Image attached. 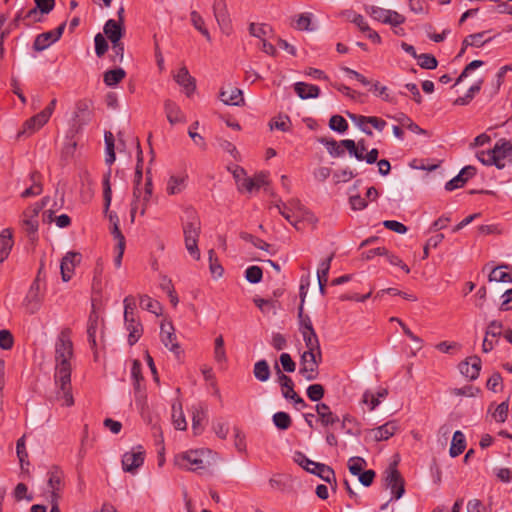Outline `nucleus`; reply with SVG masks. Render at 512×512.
Returning <instances> with one entry per match:
<instances>
[{
  "mask_svg": "<svg viewBox=\"0 0 512 512\" xmlns=\"http://www.w3.org/2000/svg\"><path fill=\"white\" fill-rule=\"evenodd\" d=\"M73 356V344L70 339V330L61 331L55 344V383L59 390L56 399L62 401V406L74 405V398L71 392V363Z\"/></svg>",
  "mask_w": 512,
  "mask_h": 512,
  "instance_id": "obj_1",
  "label": "nucleus"
},
{
  "mask_svg": "<svg viewBox=\"0 0 512 512\" xmlns=\"http://www.w3.org/2000/svg\"><path fill=\"white\" fill-rule=\"evenodd\" d=\"M476 158L485 166H495L498 169H503L507 163L512 162V143L505 138H501L492 148L477 151Z\"/></svg>",
  "mask_w": 512,
  "mask_h": 512,
  "instance_id": "obj_2",
  "label": "nucleus"
},
{
  "mask_svg": "<svg viewBox=\"0 0 512 512\" xmlns=\"http://www.w3.org/2000/svg\"><path fill=\"white\" fill-rule=\"evenodd\" d=\"M185 216L186 219L182 224L185 248L193 259L199 260L201 254L198 241L201 233V221L198 213L193 208H187Z\"/></svg>",
  "mask_w": 512,
  "mask_h": 512,
  "instance_id": "obj_3",
  "label": "nucleus"
},
{
  "mask_svg": "<svg viewBox=\"0 0 512 512\" xmlns=\"http://www.w3.org/2000/svg\"><path fill=\"white\" fill-rule=\"evenodd\" d=\"M209 453V450H189L177 454L174 458V463L178 468L182 470L197 471L200 469H205L209 464Z\"/></svg>",
  "mask_w": 512,
  "mask_h": 512,
  "instance_id": "obj_4",
  "label": "nucleus"
},
{
  "mask_svg": "<svg viewBox=\"0 0 512 512\" xmlns=\"http://www.w3.org/2000/svg\"><path fill=\"white\" fill-rule=\"evenodd\" d=\"M41 272L42 267L39 269L37 277L32 282L24 299V306L30 314H34L39 311L44 299V289L40 283Z\"/></svg>",
  "mask_w": 512,
  "mask_h": 512,
  "instance_id": "obj_5",
  "label": "nucleus"
},
{
  "mask_svg": "<svg viewBox=\"0 0 512 512\" xmlns=\"http://www.w3.org/2000/svg\"><path fill=\"white\" fill-rule=\"evenodd\" d=\"M384 485L391 490L393 498L398 500L405 493V482L396 468V463L389 465L384 472Z\"/></svg>",
  "mask_w": 512,
  "mask_h": 512,
  "instance_id": "obj_6",
  "label": "nucleus"
},
{
  "mask_svg": "<svg viewBox=\"0 0 512 512\" xmlns=\"http://www.w3.org/2000/svg\"><path fill=\"white\" fill-rule=\"evenodd\" d=\"M322 361V353L303 352L300 358L299 373L307 380L313 381L319 375V364Z\"/></svg>",
  "mask_w": 512,
  "mask_h": 512,
  "instance_id": "obj_7",
  "label": "nucleus"
},
{
  "mask_svg": "<svg viewBox=\"0 0 512 512\" xmlns=\"http://www.w3.org/2000/svg\"><path fill=\"white\" fill-rule=\"evenodd\" d=\"M145 459V451L142 446H137L131 451L126 452L122 457V468L125 472L135 474L143 465Z\"/></svg>",
  "mask_w": 512,
  "mask_h": 512,
  "instance_id": "obj_8",
  "label": "nucleus"
},
{
  "mask_svg": "<svg viewBox=\"0 0 512 512\" xmlns=\"http://www.w3.org/2000/svg\"><path fill=\"white\" fill-rule=\"evenodd\" d=\"M369 14L374 20L384 24H390L394 27L404 23L405 21V17L398 12L377 6H371Z\"/></svg>",
  "mask_w": 512,
  "mask_h": 512,
  "instance_id": "obj_9",
  "label": "nucleus"
},
{
  "mask_svg": "<svg viewBox=\"0 0 512 512\" xmlns=\"http://www.w3.org/2000/svg\"><path fill=\"white\" fill-rule=\"evenodd\" d=\"M43 14L36 7L31 8L29 10H20L12 23L10 24V29H19L21 28L20 23L24 24V27H28L31 23L38 22L41 20V16Z\"/></svg>",
  "mask_w": 512,
  "mask_h": 512,
  "instance_id": "obj_10",
  "label": "nucleus"
},
{
  "mask_svg": "<svg viewBox=\"0 0 512 512\" xmlns=\"http://www.w3.org/2000/svg\"><path fill=\"white\" fill-rule=\"evenodd\" d=\"M213 12L221 30H228L231 28V19L226 0H213Z\"/></svg>",
  "mask_w": 512,
  "mask_h": 512,
  "instance_id": "obj_11",
  "label": "nucleus"
},
{
  "mask_svg": "<svg viewBox=\"0 0 512 512\" xmlns=\"http://www.w3.org/2000/svg\"><path fill=\"white\" fill-rule=\"evenodd\" d=\"M161 342L164 344L166 348L172 351L177 356L181 353V348L179 343L177 342V337L174 333V328L171 324L161 325L160 331Z\"/></svg>",
  "mask_w": 512,
  "mask_h": 512,
  "instance_id": "obj_12",
  "label": "nucleus"
},
{
  "mask_svg": "<svg viewBox=\"0 0 512 512\" xmlns=\"http://www.w3.org/2000/svg\"><path fill=\"white\" fill-rule=\"evenodd\" d=\"M459 370L462 375L470 380H475L479 377L481 370V359L478 356L468 358L466 361L459 364Z\"/></svg>",
  "mask_w": 512,
  "mask_h": 512,
  "instance_id": "obj_13",
  "label": "nucleus"
},
{
  "mask_svg": "<svg viewBox=\"0 0 512 512\" xmlns=\"http://www.w3.org/2000/svg\"><path fill=\"white\" fill-rule=\"evenodd\" d=\"M192 413V429L195 435L200 434L204 429V422L207 418V407L198 403L191 408Z\"/></svg>",
  "mask_w": 512,
  "mask_h": 512,
  "instance_id": "obj_14",
  "label": "nucleus"
},
{
  "mask_svg": "<svg viewBox=\"0 0 512 512\" xmlns=\"http://www.w3.org/2000/svg\"><path fill=\"white\" fill-rule=\"evenodd\" d=\"M80 261V254L69 252L67 253L60 265L61 277L64 282L69 281L74 273L76 262Z\"/></svg>",
  "mask_w": 512,
  "mask_h": 512,
  "instance_id": "obj_15",
  "label": "nucleus"
},
{
  "mask_svg": "<svg viewBox=\"0 0 512 512\" xmlns=\"http://www.w3.org/2000/svg\"><path fill=\"white\" fill-rule=\"evenodd\" d=\"M126 330L128 334V344L135 345L143 334V326L137 316L124 318Z\"/></svg>",
  "mask_w": 512,
  "mask_h": 512,
  "instance_id": "obj_16",
  "label": "nucleus"
},
{
  "mask_svg": "<svg viewBox=\"0 0 512 512\" xmlns=\"http://www.w3.org/2000/svg\"><path fill=\"white\" fill-rule=\"evenodd\" d=\"M48 120L49 118L46 113H43L42 111L39 112L24 122L23 130L18 133V137L25 133L32 134L38 131L48 122Z\"/></svg>",
  "mask_w": 512,
  "mask_h": 512,
  "instance_id": "obj_17",
  "label": "nucleus"
},
{
  "mask_svg": "<svg viewBox=\"0 0 512 512\" xmlns=\"http://www.w3.org/2000/svg\"><path fill=\"white\" fill-rule=\"evenodd\" d=\"M315 410L323 427L333 426L340 421V418L325 403L316 404Z\"/></svg>",
  "mask_w": 512,
  "mask_h": 512,
  "instance_id": "obj_18",
  "label": "nucleus"
},
{
  "mask_svg": "<svg viewBox=\"0 0 512 512\" xmlns=\"http://www.w3.org/2000/svg\"><path fill=\"white\" fill-rule=\"evenodd\" d=\"M175 81L183 87L187 96H190L196 89V81L189 74L188 69L183 66L181 67L177 74L174 76Z\"/></svg>",
  "mask_w": 512,
  "mask_h": 512,
  "instance_id": "obj_19",
  "label": "nucleus"
},
{
  "mask_svg": "<svg viewBox=\"0 0 512 512\" xmlns=\"http://www.w3.org/2000/svg\"><path fill=\"white\" fill-rule=\"evenodd\" d=\"M219 97L226 105L240 106L244 104L242 90L235 87L222 88Z\"/></svg>",
  "mask_w": 512,
  "mask_h": 512,
  "instance_id": "obj_20",
  "label": "nucleus"
},
{
  "mask_svg": "<svg viewBox=\"0 0 512 512\" xmlns=\"http://www.w3.org/2000/svg\"><path fill=\"white\" fill-rule=\"evenodd\" d=\"M48 475V485L51 489L52 499L55 501L59 497V493L63 486V473L58 467H53L49 471Z\"/></svg>",
  "mask_w": 512,
  "mask_h": 512,
  "instance_id": "obj_21",
  "label": "nucleus"
},
{
  "mask_svg": "<svg viewBox=\"0 0 512 512\" xmlns=\"http://www.w3.org/2000/svg\"><path fill=\"white\" fill-rule=\"evenodd\" d=\"M274 369L276 371L277 381L281 387L282 396L286 399L289 395L295 393L294 382L291 377L282 372V369L277 363L274 365Z\"/></svg>",
  "mask_w": 512,
  "mask_h": 512,
  "instance_id": "obj_22",
  "label": "nucleus"
},
{
  "mask_svg": "<svg viewBox=\"0 0 512 512\" xmlns=\"http://www.w3.org/2000/svg\"><path fill=\"white\" fill-rule=\"evenodd\" d=\"M342 144L351 156H354L358 161L364 160V153L367 151L364 139L359 140L357 143L351 139H344Z\"/></svg>",
  "mask_w": 512,
  "mask_h": 512,
  "instance_id": "obj_23",
  "label": "nucleus"
},
{
  "mask_svg": "<svg viewBox=\"0 0 512 512\" xmlns=\"http://www.w3.org/2000/svg\"><path fill=\"white\" fill-rule=\"evenodd\" d=\"M167 120L170 124L174 125L177 123L185 122V116L181 111L180 107L171 100H166L164 104Z\"/></svg>",
  "mask_w": 512,
  "mask_h": 512,
  "instance_id": "obj_24",
  "label": "nucleus"
},
{
  "mask_svg": "<svg viewBox=\"0 0 512 512\" xmlns=\"http://www.w3.org/2000/svg\"><path fill=\"white\" fill-rule=\"evenodd\" d=\"M294 91L301 99L317 98L320 94L318 86L305 82L295 83Z\"/></svg>",
  "mask_w": 512,
  "mask_h": 512,
  "instance_id": "obj_25",
  "label": "nucleus"
},
{
  "mask_svg": "<svg viewBox=\"0 0 512 512\" xmlns=\"http://www.w3.org/2000/svg\"><path fill=\"white\" fill-rule=\"evenodd\" d=\"M398 430V424L395 421H389L380 427L373 429V437L376 441L387 440Z\"/></svg>",
  "mask_w": 512,
  "mask_h": 512,
  "instance_id": "obj_26",
  "label": "nucleus"
},
{
  "mask_svg": "<svg viewBox=\"0 0 512 512\" xmlns=\"http://www.w3.org/2000/svg\"><path fill=\"white\" fill-rule=\"evenodd\" d=\"M14 241L9 229H4L0 233V263L4 262L13 247Z\"/></svg>",
  "mask_w": 512,
  "mask_h": 512,
  "instance_id": "obj_27",
  "label": "nucleus"
},
{
  "mask_svg": "<svg viewBox=\"0 0 512 512\" xmlns=\"http://www.w3.org/2000/svg\"><path fill=\"white\" fill-rule=\"evenodd\" d=\"M310 473L318 476L323 481L331 485L332 483H334V485L336 486L335 472L331 467L322 463L313 464V469L310 470Z\"/></svg>",
  "mask_w": 512,
  "mask_h": 512,
  "instance_id": "obj_28",
  "label": "nucleus"
},
{
  "mask_svg": "<svg viewBox=\"0 0 512 512\" xmlns=\"http://www.w3.org/2000/svg\"><path fill=\"white\" fill-rule=\"evenodd\" d=\"M484 35L485 34H468V36L462 42V49L459 52V56H461L465 49L469 46L480 48L493 40V37L484 38Z\"/></svg>",
  "mask_w": 512,
  "mask_h": 512,
  "instance_id": "obj_29",
  "label": "nucleus"
},
{
  "mask_svg": "<svg viewBox=\"0 0 512 512\" xmlns=\"http://www.w3.org/2000/svg\"><path fill=\"white\" fill-rule=\"evenodd\" d=\"M186 176L185 175H172L170 176L166 191L169 195H175L181 193L186 187Z\"/></svg>",
  "mask_w": 512,
  "mask_h": 512,
  "instance_id": "obj_30",
  "label": "nucleus"
},
{
  "mask_svg": "<svg viewBox=\"0 0 512 512\" xmlns=\"http://www.w3.org/2000/svg\"><path fill=\"white\" fill-rule=\"evenodd\" d=\"M302 337L305 342L307 350L305 352L318 353V357L321 354L320 342L315 330L308 332H302Z\"/></svg>",
  "mask_w": 512,
  "mask_h": 512,
  "instance_id": "obj_31",
  "label": "nucleus"
},
{
  "mask_svg": "<svg viewBox=\"0 0 512 512\" xmlns=\"http://www.w3.org/2000/svg\"><path fill=\"white\" fill-rule=\"evenodd\" d=\"M61 35L62 34H38L34 41L33 48L36 51H43L57 42Z\"/></svg>",
  "mask_w": 512,
  "mask_h": 512,
  "instance_id": "obj_32",
  "label": "nucleus"
},
{
  "mask_svg": "<svg viewBox=\"0 0 512 512\" xmlns=\"http://www.w3.org/2000/svg\"><path fill=\"white\" fill-rule=\"evenodd\" d=\"M466 448L465 435L461 431L454 432L449 453L451 457H457L463 453Z\"/></svg>",
  "mask_w": 512,
  "mask_h": 512,
  "instance_id": "obj_33",
  "label": "nucleus"
},
{
  "mask_svg": "<svg viewBox=\"0 0 512 512\" xmlns=\"http://www.w3.org/2000/svg\"><path fill=\"white\" fill-rule=\"evenodd\" d=\"M99 326V316L98 314L93 310L91 311L88 323H87V335H88V342L91 345V348L96 347V332Z\"/></svg>",
  "mask_w": 512,
  "mask_h": 512,
  "instance_id": "obj_34",
  "label": "nucleus"
},
{
  "mask_svg": "<svg viewBox=\"0 0 512 512\" xmlns=\"http://www.w3.org/2000/svg\"><path fill=\"white\" fill-rule=\"evenodd\" d=\"M112 44L113 61H122L124 55V45L121 42L123 34H106Z\"/></svg>",
  "mask_w": 512,
  "mask_h": 512,
  "instance_id": "obj_35",
  "label": "nucleus"
},
{
  "mask_svg": "<svg viewBox=\"0 0 512 512\" xmlns=\"http://www.w3.org/2000/svg\"><path fill=\"white\" fill-rule=\"evenodd\" d=\"M30 179L32 181V185L22 192L21 196L23 198L37 196V195L41 194V192H42V184L40 182V179H41L40 173L37 171L32 172L30 174Z\"/></svg>",
  "mask_w": 512,
  "mask_h": 512,
  "instance_id": "obj_36",
  "label": "nucleus"
},
{
  "mask_svg": "<svg viewBox=\"0 0 512 512\" xmlns=\"http://www.w3.org/2000/svg\"><path fill=\"white\" fill-rule=\"evenodd\" d=\"M118 20L109 19L104 27L103 32H124V7H120L118 12Z\"/></svg>",
  "mask_w": 512,
  "mask_h": 512,
  "instance_id": "obj_37",
  "label": "nucleus"
},
{
  "mask_svg": "<svg viewBox=\"0 0 512 512\" xmlns=\"http://www.w3.org/2000/svg\"><path fill=\"white\" fill-rule=\"evenodd\" d=\"M502 269H510V266L507 264H503L494 268L489 274V281L511 283L512 274L506 271H502Z\"/></svg>",
  "mask_w": 512,
  "mask_h": 512,
  "instance_id": "obj_38",
  "label": "nucleus"
},
{
  "mask_svg": "<svg viewBox=\"0 0 512 512\" xmlns=\"http://www.w3.org/2000/svg\"><path fill=\"white\" fill-rule=\"evenodd\" d=\"M172 420L176 429L186 430L187 422L182 411V404L180 402H175L172 405Z\"/></svg>",
  "mask_w": 512,
  "mask_h": 512,
  "instance_id": "obj_39",
  "label": "nucleus"
},
{
  "mask_svg": "<svg viewBox=\"0 0 512 512\" xmlns=\"http://www.w3.org/2000/svg\"><path fill=\"white\" fill-rule=\"evenodd\" d=\"M253 374L258 381L266 382L271 375L268 362L264 359L257 361L254 364Z\"/></svg>",
  "mask_w": 512,
  "mask_h": 512,
  "instance_id": "obj_40",
  "label": "nucleus"
},
{
  "mask_svg": "<svg viewBox=\"0 0 512 512\" xmlns=\"http://www.w3.org/2000/svg\"><path fill=\"white\" fill-rule=\"evenodd\" d=\"M104 141H105V150H106V156H105V162L107 165H112L116 159L115 156V138L112 132L106 131L104 134Z\"/></svg>",
  "mask_w": 512,
  "mask_h": 512,
  "instance_id": "obj_41",
  "label": "nucleus"
},
{
  "mask_svg": "<svg viewBox=\"0 0 512 512\" xmlns=\"http://www.w3.org/2000/svg\"><path fill=\"white\" fill-rule=\"evenodd\" d=\"M482 84H483V80L482 79L478 80L475 84H473L468 89V91L466 92V94L464 96L458 97L454 101V105H458V106L468 105L471 102V100L474 98L475 94L481 90Z\"/></svg>",
  "mask_w": 512,
  "mask_h": 512,
  "instance_id": "obj_42",
  "label": "nucleus"
},
{
  "mask_svg": "<svg viewBox=\"0 0 512 512\" xmlns=\"http://www.w3.org/2000/svg\"><path fill=\"white\" fill-rule=\"evenodd\" d=\"M320 141L332 157H341L344 154L345 147L342 144V140L337 142L334 139L322 138Z\"/></svg>",
  "mask_w": 512,
  "mask_h": 512,
  "instance_id": "obj_43",
  "label": "nucleus"
},
{
  "mask_svg": "<svg viewBox=\"0 0 512 512\" xmlns=\"http://www.w3.org/2000/svg\"><path fill=\"white\" fill-rule=\"evenodd\" d=\"M126 73L122 68L108 70L104 73V83L107 86L118 84L125 77Z\"/></svg>",
  "mask_w": 512,
  "mask_h": 512,
  "instance_id": "obj_44",
  "label": "nucleus"
},
{
  "mask_svg": "<svg viewBox=\"0 0 512 512\" xmlns=\"http://www.w3.org/2000/svg\"><path fill=\"white\" fill-rule=\"evenodd\" d=\"M273 424L279 429V430H287L292 425V419L290 415L286 412H276L272 416Z\"/></svg>",
  "mask_w": 512,
  "mask_h": 512,
  "instance_id": "obj_45",
  "label": "nucleus"
},
{
  "mask_svg": "<svg viewBox=\"0 0 512 512\" xmlns=\"http://www.w3.org/2000/svg\"><path fill=\"white\" fill-rule=\"evenodd\" d=\"M140 306L142 309L147 310L155 315H159L161 312L160 303L148 295H143L140 297Z\"/></svg>",
  "mask_w": 512,
  "mask_h": 512,
  "instance_id": "obj_46",
  "label": "nucleus"
},
{
  "mask_svg": "<svg viewBox=\"0 0 512 512\" xmlns=\"http://www.w3.org/2000/svg\"><path fill=\"white\" fill-rule=\"evenodd\" d=\"M347 116L354 122V124L365 134L372 136V130L368 127V116L357 115L347 112Z\"/></svg>",
  "mask_w": 512,
  "mask_h": 512,
  "instance_id": "obj_47",
  "label": "nucleus"
},
{
  "mask_svg": "<svg viewBox=\"0 0 512 512\" xmlns=\"http://www.w3.org/2000/svg\"><path fill=\"white\" fill-rule=\"evenodd\" d=\"M269 126L271 130L277 129L287 132L291 128V120L287 115H279L270 121Z\"/></svg>",
  "mask_w": 512,
  "mask_h": 512,
  "instance_id": "obj_48",
  "label": "nucleus"
},
{
  "mask_svg": "<svg viewBox=\"0 0 512 512\" xmlns=\"http://www.w3.org/2000/svg\"><path fill=\"white\" fill-rule=\"evenodd\" d=\"M240 238L246 242L251 243L256 248H259L264 251H269V248L271 247L269 243L247 232H241Z\"/></svg>",
  "mask_w": 512,
  "mask_h": 512,
  "instance_id": "obj_49",
  "label": "nucleus"
},
{
  "mask_svg": "<svg viewBox=\"0 0 512 512\" xmlns=\"http://www.w3.org/2000/svg\"><path fill=\"white\" fill-rule=\"evenodd\" d=\"M22 225L24 230L29 234H35L38 231V218L32 217L31 214L23 212Z\"/></svg>",
  "mask_w": 512,
  "mask_h": 512,
  "instance_id": "obj_50",
  "label": "nucleus"
},
{
  "mask_svg": "<svg viewBox=\"0 0 512 512\" xmlns=\"http://www.w3.org/2000/svg\"><path fill=\"white\" fill-rule=\"evenodd\" d=\"M416 59L418 61V65L423 69L432 70L438 65L437 59L432 54L423 53L418 55Z\"/></svg>",
  "mask_w": 512,
  "mask_h": 512,
  "instance_id": "obj_51",
  "label": "nucleus"
},
{
  "mask_svg": "<svg viewBox=\"0 0 512 512\" xmlns=\"http://www.w3.org/2000/svg\"><path fill=\"white\" fill-rule=\"evenodd\" d=\"M209 256V268L210 272L215 277H221L223 275L224 269L221 266V264L218 262V259L216 258V253L213 249H210L208 251Z\"/></svg>",
  "mask_w": 512,
  "mask_h": 512,
  "instance_id": "obj_52",
  "label": "nucleus"
},
{
  "mask_svg": "<svg viewBox=\"0 0 512 512\" xmlns=\"http://www.w3.org/2000/svg\"><path fill=\"white\" fill-rule=\"evenodd\" d=\"M367 465L365 459H363L362 457H358V456H355V457H351L349 460H348V469L350 471V473L352 475H360V473L362 472L363 468Z\"/></svg>",
  "mask_w": 512,
  "mask_h": 512,
  "instance_id": "obj_53",
  "label": "nucleus"
},
{
  "mask_svg": "<svg viewBox=\"0 0 512 512\" xmlns=\"http://www.w3.org/2000/svg\"><path fill=\"white\" fill-rule=\"evenodd\" d=\"M263 271L259 266H249L245 271V278L252 284L259 283L262 280Z\"/></svg>",
  "mask_w": 512,
  "mask_h": 512,
  "instance_id": "obj_54",
  "label": "nucleus"
},
{
  "mask_svg": "<svg viewBox=\"0 0 512 512\" xmlns=\"http://www.w3.org/2000/svg\"><path fill=\"white\" fill-rule=\"evenodd\" d=\"M331 130L344 133L348 129L347 121L340 115H333L329 120Z\"/></svg>",
  "mask_w": 512,
  "mask_h": 512,
  "instance_id": "obj_55",
  "label": "nucleus"
},
{
  "mask_svg": "<svg viewBox=\"0 0 512 512\" xmlns=\"http://www.w3.org/2000/svg\"><path fill=\"white\" fill-rule=\"evenodd\" d=\"M214 358L217 362H225L226 357V351L224 348V339L222 335H219L214 342Z\"/></svg>",
  "mask_w": 512,
  "mask_h": 512,
  "instance_id": "obj_56",
  "label": "nucleus"
},
{
  "mask_svg": "<svg viewBox=\"0 0 512 512\" xmlns=\"http://www.w3.org/2000/svg\"><path fill=\"white\" fill-rule=\"evenodd\" d=\"M306 393L311 401L318 402L323 398L325 389L321 384H312L308 386Z\"/></svg>",
  "mask_w": 512,
  "mask_h": 512,
  "instance_id": "obj_57",
  "label": "nucleus"
},
{
  "mask_svg": "<svg viewBox=\"0 0 512 512\" xmlns=\"http://www.w3.org/2000/svg\"><path fill=\"white\" fill-rule=\"evenodd\" d=\"M279 214H281L289 223H294L295 212L292 211V208L288 206V204L284 202H279L273 206Z\"/></svg>",
  "mask_w": 512,
  "mask_h": 512,
  "instance_id": "obj_58",
  "label": "nucleus"
},
{
  "mask_svg": "<svg viewBox=\"0 0 512 512\" xmlns=\"http://www.w3.org/2000/svg\"><path fill=\"white\" fill-rule=\"evenodd\" d=\"M280 364L282 366V372L292 373L296 369V363L288 353H282L279 357Z\"/></svg>",
  "mask_w": 512,
  "mask_h": 512,
  "instance_id": "obj_59",
  "label": "nucleus"
},
{
  "mask_svg": "<svg viewBox=\"0 0 512 512\" xmlns=\"http://www.w3.org/2000/svg\"><path fill=\"white\" fill-rule=\"evenodd\" d=\"M508 410H509L508 400L503 401L502 403H500L496 407L495 412L493 414V416L496 419V421L500 422V423L505 422L507 417H508Z\"/></svg>",
  "mask_w": 512,
  "mask_h": 512,
  "instance_id": "obj_60",
  "label": "nucleus"
},
{
  "mask_svg": "<svg viewBox=\"0 0 512 512\" xmlns=\"http://www.w3.org/2000/svg\"><path fill=\"white\" fill-rule=\"evenodd\" d=\"M94 41L96 55L102 57L108 50V43L104 34H96Z\"/></svg>",
  "mask_w": 512,
  "mask_h": 512,
  "instance_id": "obj_61",
  "label": "nucleus"
},
{
  "mask_svg": "<svg viewBox=\"0 0 512 512\" xmlns=\"http://www.w3.org/2000/svg\"><path fill=\"white\" fill-rule=\"evenodd\" d=\"M14 339L10 331L3 329L0 330V348L3 350H10L13 347Z\"/></svg>",
  "mask_w": 512,
  "mask_h": 512,
  "instance_id": "obj_62",
  "label": "nucleus"
},
{
  "mask_svg": "<svg viewBox=\"0 0 512 512\" xmlns=\"http://www.w3.org/2000/svg\"><path fill=\"white\" fill-rule=\"evenodd\" d=\"M311 25V17L309 13L301 14L296 20V24L293 26L294 29L299 31H309L312 30Z\"/></svg>",
  "mask_w": 512,
  "mask_h": 512,
  "instance_id": "obj_63",
  "label": "nucleus"
},
{
  "mask_svg": "<svg viewBox=\"0 0 512 512\" xmlns=\"http://www.w3.org/2000/svg\"><path fill=\"white\" fill-rule=\"evenodd\" d=\"M486 387L493 392H497L499 389H502L501 374L499 372H494L487 380Z\"/></svg>",
  "mask_w": 512,
  "mask_h": 512,
  "instance_id": "obj_64",
  "label": "nucleus"
}]
</instances>
